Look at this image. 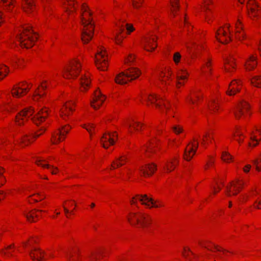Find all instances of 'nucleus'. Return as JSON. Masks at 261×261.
Instances as JSON below:
<instances>
[{
  "instance_id": "1",
  "label": "nucleus",
  "mask_w": 261,
  "mask_h": 261,
  "mask_svg": "<svg viewBox=\"0 0 261 261\" xmlns=\"http://www.w3.org/2000/svg\"><path fill=\"white\" fill-rule=\"evenodd\" d=\"M47 85V81H43L35 88L32 95V98L34 103L37 105L38 107H43L38 109V112L33 117L32 116L35 113V110L32 107L20 111L15 118V122L17 124H23L31 117V120L36 125L45 121L48 115L47 106L49 99L46 93Z\"/></svg>"
},
{
  "instance_id": "2",
  "label": "nucleus",
  "mask_w": 261,
  "mask_h": 261,
  "mask_svg": "<svg viewBox=\"0 0 261 261\" xmlns=\"http://www.w3.org/2000/svg\"><path fill=\"white\" fill-rule=\"evenodd\" d=\"M32 82H22L15 85L11 92H3L0 94V118L2 115L13 112L18 108V102L13 98H20L28 93L32 87Z\"/></svg>"
},
{
  "instance_id": "3",
  "label": "nucleus",
  "mask_w": 261,
  "mask_h": 261,
  "mask_svg": "<svg viewBox=\"0 0 261 261\" xmlns=\"http://www.w3.org/2000/svg\"><path fill=\"white\" fill-rule=\"evenodd\" d=\"M36 242L34 238H30L28 241L23 242L17 249L14 245H9L5 249L0 250V255L6 259L10 256H14L16 252L21 253L24 250H30V256L33 261H43L54 257L51 253H45L42 250L35 246Z\"/></svg>"
},
{
  "instance_id": "4",
  "label": "nucleus",
  "mask_w": 261,
  "mask_h": 261,
  "mask_svg": "<svg viewBox=\"0 0 261 261\" xmlns=\"http://www.w3.org/2000/svg\"><path fill=\"white\" fill-rule=\"evenodd\" d=\"M16 45H19L22 47H32L38 39V34L34 32L32 27L28 24L21 26L17 31Z\"/></svg>"
},
{
  "instance_id": "5",
  "label": "nucleus",
  "mask_w": 261,
  "mask_h": 261,
  "mask_svg": "<svg viewBox=\"0 0 261 261\" xmlns=\"http://www.w3.org/2000/svg\"><path fill=\"white\" fill-rule=\"evenodd\" d=\"M92 14L88 6L83 3V44L88 43L93 37L95 24Z\"/></svg>"
},
{
  "instance_id": "6",
  "label": "nucleus",
  "mask_w": 261,
  "mask_h": 261,
  "mask_svg": "<svg viewBox=\"0 0 261 261\" xmlns=\"http://www.w3.org/2000/svg\"><path fill=\"white\" fill-rule=\"evenodd\" d=\"M140 101L142 103H145L148 106L154 105L156 109L165 111L167 115L174 117L173 110L171 108L170 103L165 98L158 96L153 93H146L141 96Z\"/></svg>"
},
{
  "instance_id": "7",
  "label": "nucleus",
  "mask_w": 261,
  "mask_h": 261,
  "mask_svg": "<svg viewBox=\"0 0 261 261\" xmlns=\"http://www.w3.org/2000/svg\"><path fill=\"white\" fill-rule=\"evenodd\" d=\"M95 64L97 68L102 71H107L109 67V58L106 48L98 46L95 55Z\"/></svg>"
},
{
  "instance_id": "8",
  "label": "nucleus",
  "mask_w": 261,
  "mask_h": 261,
  "mask_svg": "<svg viewBox=\"0 0 261 261\" xmlns=\"http://www.w3.org/2000/svg\"><path fill=\"white\" fill-rule=\"evenodd\" d=\"M81 64L76 59L71 61L63 69L62 75L64 78L72 80L76 78L79 75Z\"/></svg>"
},
{
  "instance_id": "9",
  "label": "nucleus",
  "mask_w": 261,
  "mask_h": 261,
  "mask_svg": "<svg viewBox=\"0 0 261 261\" xmlns=\"http://www.w3.org/2000/svg\"><path fill=\"white\" fill-rule=\"evenodd\" d=\"M215 38L222 44H227L231 41L232 36L230 25L226 24L219 28L215 33Z\"/></svg>"
},
{
  "instance_id": "10",
  "label": "nucleus",
  "mask_w": 261,
  "mask_h": 261,
  "mask_svg": "<svg viewBox=\"0 0 261 261\" xmlns=\"http://www.w3.org/2000/svg\"><path fill=\"white\" fill-rule=\"evenodd\" d=\"M234 116L237 119H245L251 114L250 105L245 100L240 101L233 111Z\"/></svg>"
},
{
  "instance_id": "11",
  "label": "nucleus",
  "mask_w": 261,
  "mask_h": 261,
  "mask_svg": "<svg viewBox=\"0 0 261 261\" xmlns=\"http://www.w3.org/2000/svg\"><path fill=\"white\" fill-rule=\"evenodd\" d=\"M124 125L127 128L128 133L133 135L142 130L143 123L136 118H131L125 120Z\"/></svg>"
},
{
  "instance_id": "12",
  "label": "nucleus",
  "mask_w": 261,
  "mask_h": 261,
  "mask_svg": "<svg viewBox=\"0 0 261 261\" xmlns=\"http://www.w3.org/2000/svg\"><path fill=\"white\" fill-rule=\"evenodd\" d=\"M245 181L243 179H236L230 182L225 189L226 194L227 196L237 195L243 189Z\"/></svg>"
},
{
  "instance_id": "13",
  "label": "nucleus",
  "mask_w": 261,
  "mask_h": 261,
  "mask_svg": "<svg viewBox=\"0 0 261 261\" xmlns=\"http://www.w3.org/2000/svg\"><path fill=\"white\" fill-rule=\"evenodd\" d=\"M71 128L69 124H67L55 130L51 135V142L56 144L64 140L66 135L69 133Z\"/></svg>"
},
{
  "instance_id": "14",
  "label": "nucleus",
  "mask_w": 261,
  "mask_h": 261,
  "mask_svg": "<svg viewBox=\"0 0 261 261\" xmlns=\"http://www.w3.org/2000/svg\"><path fill=\"white\" fill-rule=\"evenodd\" d=\"M74 109V103L72 101H68L61 106L55 108L59 111L60 118L64 120H68Z\"/></svg>"
},
{
  "instance_id": "15",
  "label": "nucleus",
  "mask_w": 261,
  "mask_h": 261,
  "mask_svg": "<svg viewBox=\"0 0 261 261\" xmlns=\"http://www.w3.org/2000/svg\"><path fill=\"white\" fill-rule=\"evenodd\" d=\"M106 99V96L102 93L99 88L94 91L90 100V106L94 110H98Z\"/></svg>"
},
{
  "instance_id": "16",
  "label": "nucleus",
  "mask_w": 261,
  "mask_h": 261,
  "mask_svg": "<svg viewBox=\"0 0 261 261\" xmlns=\"http://www.w3.org/2000/svg\"><path fill=\"white\" fill-rule=\"evenodd\" d=\"M139 201L141 204L148 208H160L164 206V203L159 200H154L152 197L146 195H140L139 196Z\"/></svg>"
},
{
  "instance_id": "17",
  "label": "nucleus",
  "mask_w": 261,
  "mask_h": 261,
  "mask_svg": "<svg viewBox=\"0 0 261 261\" xmlns=\"http://www.w3.org/2000/svg\"><path fill=\"white\" fill-rule=\"evenodd\" d=\"M248 15L253 20H257L260 17V9L258 3L255 0H249L247 4Z\"/></svg>"
},
{
  "instance_id": "18",
  "label": "nucleus",
  "mask_w": 261,
  "mask_h": 261,
  "mask_svg": "<svg viewBox=\"0 0 261 261\" xmlns=\"http://www.w3.org/2000/svg\"><path fill=\"white\" fill-rule=\"evenodd\" d=\"M35 162L38 166L47 170L53 175L57 174L59 172L58 168L50 164V159L46 160L43 157L38 156L35 159Z\"/></svg>"
},
{
  "instance_id": "19",
  "label": "nucleus",
  "mask_w": 261,
  "mask_h": 261,
  "mask_svg": "<svg viewBox=\"0 0 261 261\" xmlns=\"http://www.w3.org/2000/svg\"><path fill=\"white\" fill-rule=\"evenodd\" d=\"M118 135L116 132L105 133L100 138V144L104 148L108 149L115 144Z\"/></svg>"
},
{
  "instance_id": "20",
  "label": "nucleus",
  "mask_w": 261,
  "mask_h": 261,
  "mask_svg": "<svg viewBox=\"0 0 261 261\" xmlns=\"http://www.w3.org/2000/svg\"><path fill=\"white\" fill-rule=\"evenodd\" d=\"M198 144L199 143L197 140L193 139L187 145L184 154L185 160L190 161L193 158L198 148Z\"/></svg>"
},
{
  "instance_id": "21",
  "label": "nucleus",
  "mask_w": 261,
  "mask_h": 261,
  "mask_svg": "<svg viewBox=\"0 0 261 261\" xmlns=\"http://www.w3.org/2000/svg\"><path fill=\"white\" fill-rule=\"evenodd\" d=\"M157 39L155 35L145 37L142 42L143 49L148 52H153L158 46Z\"/></svg>"
},
{
  "instance_id": "22",
  "label": "nucleus",
  "mask_w": 261,
  "mask_h": 261,
  "mask_svg": "<svg viewBox=\"0 0 261 261\" xmlns=\"http://www.w3.org/2000/svg\"><path fill=\"white\" fill-rule=\"evenodd\" d=\"M236 59L234 57L229 56L224 58L223 70L226 74L230 75L233 73L236 70Z\"/></svg>"
},
{
  "instance_id": "23",
  "label": "nucleus",
  "mask_w": 261,
  "mask_h": 261,
  "mask_svg": "<svg viewBox=\"0 0 261 261\" xmlns=\"http://www.w3.org/2000/svg\"><path fill=\"white\" fill-rule=\"evenodd\" d=\"M176 75L177 80L176 86L177 88H179L188 80L189 73L187 69L181 68L177 70Z\"/></svg>"
},
{
  "instance_id": "24",
  "label": "nucleus",
  "mask_w": 261,
  "mask_h": 261,
  "mask_svg": "<svg viewBox=\"0 0 261 261\" xmlns=\"http://www.w3.org/2000/svg\"><path fill=\"white\" fill-rule=\"evenodd\" d=\"M261 140V129H256L252 131L249 135L248 146L249 148H254L259 144Z\"/></svg>"
},
{
  "instance_id": "25",
  "label": "nucleus",
  "mask_w": 261,
  "mask_h": 261,
  "mask_svg": "<svg viewBox=\"0 0 261 261\" xmlns=\"http://www.w3.org/2000/svg\"><path fill=\"white\" fill-rule=\"evenodd\" d=\"M242 87V82L239 79H234L229 84L226 94L229 96H233L239 92Z\"/></svg>"
},
{
  "instance_id": "26",
  "label": "nucleus",
  "mask_w": 261,
  "mask_h": 261,
  "mask_svg": "<svg viewBox=\"0 0 261 261\" xmlns=\"http://www.w3.org/2000/svg\"><path fill=\"white\" fill-rule=\"evenodd\" d=\"M161 84L164 87L170 86L174 79L173 72L171 68H168L161 75Z\"/></svg>"
},
{
  "instance_id": "27",
  "label": "nucleus",
  "mask_w": 261,
  "mask_h": 261,
  "mask_svg": "<svg viewBox=\"0 0 261 261\" xmlns=\"http://www.w3.org/2000/svg\"><path fill=\"white\" fill-rule=\"evenodd\" d=\"M41 133H36V134L33 135V134L24 133L20 137V143L23 146L29 145L32 143L36 138L38 137L41 135L44 132V129L41 130Z\"/></svg>"
},
{
  "instance_id": "28",
  "label": "nucleus",
  "mask_w": 261,
  "mask_h": 261,
  "mask_svg": "<svg viewBox=\"0 0 261 261\" xmlns=\"http://www.w3.org/2000/svg\"><path fill=\"white\" fill-rule=\"evenodd\" d=\"M63 207L65 216L67 218H70L72 215H74L75 214L76 205L74 201H65L63 203Z\"/></svg>"
},
{
  "instance_id": "29",
  "label": "nucleus",
  "mask_w": 261,
  "mask_h": 261,
  "mask_svg": "<svg viewBox=\"0 0 261 261\" xmlns=\"http://www.w3.org/2000/svg\"><path fill=\"white\" fill-rule=\"evenodd\" d=\"M177 156H173L167 160L163 166V170L165 173H169L174 171L178 165Z\"/></svg>"
},
{
  "instance_id": "30",
  "label": "nucleus",
  "mask_w": 261,
  "mask_h": 261,
  "mask_svg": "<svg viewBox=\"0 0 261 261\" xmlns=\"http://www.w3.org/2000/svg\"><path fill=\"white\" fill-rule=\"evenodd\" d=\"M257 59L255 55H249L245 59L244 67L246 71L253 70L257 66Z\"/></svg>"
},
{
  "instance_id": "31",
  "label": "nucleus",
  "mask_w": 261,
  "mask_h": 261,
  "mask_svg": "<svg viewBox=\"0 0 261 261\" xmlns=\"http://www.w3.org/2000/svg\"><path fill=\"white\" fill-rule=\"evenodd\" d=\"M213 8V1L212 0H203L202 5L201 6V9L202 11L205 12V21L209 23L211 18L210 17V14L212 11Z\"/></svg>"
},
{
  "instance_id": "32",
  "label": "nucleus",
  "mask_w": 261,
  "mask_h": 261,
  "mask_svg": "<svg viewBox=\"0 0 261 261\" xmlns=\"http://www.w3.org/2000/svg\"><path fill=\"white\" fill-rule=\"evenodd\" d=\"M152 221V220L150 215L142 212L137 227L147 228L151 225Z\"/></svg>"
},
{
  "instance_id": "33",
  "label": "nucleus",
  "mask_w": 261,
  "mask_h": 261,
  "mask_svg": "<svg viewBox=\"0 0 261 261\" xmlns=\"http://www.w3.org/2000/svg\"><path fill=\"white\" fill-rule=\"evenodd\" d=\"M128 161V155L125 154H123L119 156L116 157L112 162L110 169L114 170L117 168H119L125 165Z\"/></svg>"
},
{
  "instance_id": "34",
  "label": "nucleus",
  "mask_w": 261,
  "mask_h": 261,
  "mask_svg": "<svg viewBox=\"0 0 261 261\" xmlns=\"http://www.w3.org/2000/svg\"><path fill=\"white\" fill-rule=\"evenodd\" d=\"M63 6L66 13L71 17L76 10V3L74 0H62Z\"/></svg>"
},
{
  "instance_id": "35",
  "label": "nucleus",
  "mask_w": 261,
  "mask_h": 261,
  "mask_svg": "<svg viewBox=\"0 0 261 261\" xmlns=\"http://www.w3.org/2000/svg\"><path fill=\"white\" fill-rule=\"evenodd\" d=\"M235 38L240 41L243 40L245 38V34L240 19H238L235 23Z\"/></svg>"
},
{
  "instance_id": "36",
  "label": "nucleus",
  "mask_w": 261,
  "mask_h": 261,
  "mask_svg": "<svg viewBox=\"0 0 261 261\" xmlns=\"http://www.w3.org/2000/svg\"><path fill=\"white\" fill-rule=\"evenodd\" d=\"M21 1L22 8L25 13L31 14L35 11L36 6L34 0H21Z\"/></svg>"
},
{
  "instance_id": "37",
  "label": "nucleus",
  "mask_w": 261,
  "mask_h": 261,
  "mask_svg": "<svg viewBox=\"0 0 261 261\" xmlns=\"http://www.w3.org/2000/svg\"><path fill=\"white\" fill-rule=\"evenodd\" d=\"M200 98V95L197 93H191L186 96V101L191 109H193L197 105Z\"/></svg>"
},
{
  "instance_id": "38",
  "label": "nucleus",
  "mask_w": 261,
  "mask_h": 261,
  "mask_svg": "<svg viewBox=\"0 0 261 261\" xmlns=\"http://www.w3.org/2000/svg\"><path fill=\"white\" fill-rule=\"evenodd\" d=\"M156 170V165L154 163H148L141 167L140 170L144 176H151Z\"/></svg>"
},
{
  "instance_id": "39",
  "label": "nucleus",
  "mask_w": 261,
  "mask_h": 261,
  "mask_svg": "<svg viewBox=\"0 0 261 261\" xmlns=\"http://www.w3.org/2000/svg\"><path fill=\"white\" fill-rule=\"evenodd\" d=\"M141 213V212H132L128 214L127 219L131 225L134 227L137 226Z\"/></svg>"
},
{
  "instance_id": "40",
  "label": "nucleus",
  "mask_w": 261,
  "mask_h": 261,
  "mask_svg": "<svg viewBox=\"0 0 261 261\" xmlns=\"http://www.w3.org/2000/svg\"><path fill=\"white\" fill-rule=\"evenodd\" d=\"M43 210H33L24 214L27 220L30 222L36 221L41 216Z\"/></svg>"
},
{
  "instance_id": "41",
  "label": "nucleus",
  "mask_w": 261,
  "mask_h": 261,
  "mask_svg": "<svg viewBox=\"0 0 261 261\" xmlns=\"http://www.w3.org/2000/svg\"><path fill=\"white\" fill-rule=\"evenodd\" d=\"M16 0H0V7L8 12L13 13Z\"/></svg>"
},
{
  "instance_id": "42",
  "label": "nucleus",
  "mask_w": 261,
  "mask_h": 261,
  "mask_svg": "<svg viewBox=\"0 0 261 261\" xmlns=\"http://www.w3.org/2000/svg\"><path fill=\"white\" fill-rule=\"evenodd\" d=\"M129 77V81L137 79L141 74L140 70L136 67H131L125 71Z\"/></svg>"
},
{
  "instance_id": "43",
  "label": "nucleus",
  "mask_w": 261,
  "mask_h": 261,
  "mask_svg": "<svg viewBox=\"0 0 261 261\" xmlns=\"http://www.w3.org/2000/svg\"><path fill=\"white\" fill-rule=\"evenodd\" d=\"M43 15L45 18H47L48 16H50L52 14V9L50 7L49 0H40Z\"/></svg>"
},
{
  "instance_id": "44",
  "label": "nucleus",
  "mask_w": 261,
  "mask_h": 261,
  "mask_svg": "<svg viewBox=\"0 0 261 261\" xmlns=\"http://www.w3.org/2000/svg\"><path fill=\"white\" fill-rule=\"evenodd\" d=\"M250 196L255 200L254 206L258 209H261V192L259 190H255L250 193Z\"/></svg>"
},
{
  "instance_id": "45",
  "label": "nucleus",
  "mask_w": 261,
  "mask_h": 261,
  "mask_svg": "<svg viewBox=\"0 0 261 261\" xmlns=\"http://www.w3.org/2000/svg\"><path fill=\"white\" fill-rule=\"evenodd\" d=\"M213 138V132L212 130H208L205 132L200 137V142L202 145H205L211 143Z\"/></svg>"
},
{
  "instance_id": "46",
  "label": "nucleus",
  "mask_w": 261,
  "mask_h": 261,
  "mask_svg": "<svg viewBox=\"0 0 261 261\" xmlns=\"http://www.w3.org/2000/svg\"><path fill=\"white\" fill-rule=\"evenodd\" d=\"M29 190L25 192V195L28 196V201L30 203L37 202L43 199L45 197L43 194H30Z\"/></svg>"
},
{
  "instance_id": "47",
  "label": "nucleus",
  "mask_w": 261,
  "mask_h": 261,
  "mask_svg": "<svg viewBox=\"0 0 261 261\" xmlns=\"http://www.w3.org/2000/svg\"><path fill=\"white\" fill-rule=\"evenodd\" d=\"M115 81L116 83L120 85L125 84L129 82V77H128L125 71L118 74L115 78Z\"/></svg>"
},
{
  "instance_id": "48",
  "label": "nucleus",
  "mask_w": 261,
  "mask_h": 261,
  "mask_svg": "<svg viewBox=\"0 0 261 261\" xmlns=\"http://www.w3.org/2000/svg\"><path fill=\"white\" fill-rule=\"evenodd\" d=\"M91 86L90 74L88 72L83 75V92L87 91Z\"/></svg>"
},
{
  "instance_id": "49",
  "label": "nucleus",
  "mask_w": 261,
  "mask_h": 261,
  "mask_svg": "<svg viewBox=\"0 0 261 261\" xmlns=\"http://www.w3.org/2000/svg\"><path fill=\"white\" fill-rule=\"evenodd\" d=\"M244 133V129L241 128H237L233 135L234 139L240 144H242L244 141L245 138Z\"/></svg>"
},
{
  "instance_id": "50",
  "label": "nucleus",
  "mask_w": 261,
  "mask_h": 261,
  "mask_svg": "<svg viewBox=\"0 0 261 261\" xmlns=\"http://www.w3.org/2000/svg\"><path fill=\"white\" fill-rule=\"evenodd\" d=\"M212 60L210 58H207L203 61L201 67V71L203 73H208L211 71Z\"/></svg>"
},
{
  "instance_id": "51",
  "label": "nucleus",
  "mask_w": 261,
  "mask_h": 261,
  "mask_svg": "<svg viewBox=\"0 0 261 261\" xmlns=\"http://www.w3.org/2000/svg\"><path fill=\"white\" fill-rule=\"evenodd\" d=\"M23 61L17 56H12L8 60L9 63L14 67H21Z\"/></svg>"
},
{
  "instance_id": "52",
  "label": "nucleus",
  "mask_w": 261,
  "mask_h": 261,
  "mask_svg": "<svg viewBox=\"0 0 261 261\" xmlns=\"http://www.w3.org/2000/svg\"><path fill=\"white\" fill-rule=\"evenodd\" d=\"M170 16L175 17L179 10L178 0H170Z\"/></svg>"
},
{
  "instance_id": "53",
  "label": "nucleus",
  "mask_w": 261,
  "mask_h": 261,
  "mask_svg": "<svg viewBox=\"0 0 261 261\" xmlns=\"http://www.w3.org/2000/svg\"><path fill=\"white\" fill-rule=\"evenodd\" d=\"M12 141L8 140L7 138L0 137V149L5 148L6 150H8L11 148Z\"/></svg>"
},
{
  "instance_id": "54",
  "label": "nucleus",
  "mask_w": 261,
  "mask_h": 261,
  "mask_svg": "<svg viewBox=\"0 0 261 261\" xmlns=\"http://www.w3.org/2000/svg\"><path fill=\"white\" fill-rule=\"evenodd\" d=\"M221 159L226 163H230L233 162V157L229 152L224 150L222 152Z\"/></svg>"
},
{
  "instance_id": "55",
  "label": "nucleus",
  "mask_w": 261,
  "mask_h": 261,
  "mask_svg": "<svg viewBox=\"0 0 261 261\" xmlns=\"http://www.w3.org/2000/svg\"><path fill=\"white\" fill-rule=\"evenodd\" d=\"M206 109L210 111L216 112L218 110V103L216 99L211 100L207 103Z\"/></svg>"
},
{
  "instance_id": "56",
  "label": "nucleus",
  "mask_w": 261,
  "mask_h": 261,
  "mask_svg": "<svg viewBox=\"0 0 261 261\" xmlns=\"http://www.w3.org/2000/svg\"><path fill=\"white\" fill-rule=\"evenodd\" d=\"M251 84L257 88H261V76L254 75L250 80Z\"/></svg>"
},
{
  "instance_id": "57",
  "label": "nucleus",
  "mask_w": 261,
  "mask_h": 261,
  "mask_svg": "<svg viewBox=\"0 0 261 261\" xmlns=\"http://www.w3.org/2000/svg\"><path fill=\"white\" fill-rule=\"evenodd\" d=\"M9 72V68L5 65H0V80L7 76Z\"/></svg>"
},
{
  "instance_id": "58",
  "label": "nucleus",
  "mask_w": 261,
  "mask_h": 261,
  "mask_svg": "<svg viewBox=\"0 0 261 261\" xmlns=\"http://www.w3.org/2000/svg\"><path fill=\"white\" fill-rule=\"evenodd\" d=\"M223 186V184L222 181L219 180L217 181L215 185L213 187L212 193L214 195L216 194L220 191Z\"/></svg>"
},
{
  "instance_id": "59",
  "label": "nucleus",
  "mask_w": 261,
  "mask_h": 261,
  "mask_svg": "<svg viewBox=\"0 0 261 261\" xmlns=\"http://www.w3.org/2000/svg\"><path fill=\"white\" fill-rule=\"evenodd\" d=\"M223 186V184L222 181L219 180L217 181L215 185L213 187L212 193L214 195L216 194L220 191Z\"/></svg>"
},
{
  "instance_id": "60",
  "label": "nucleus",
  "mask_w": 261,
  "mask_h": 261,
  "mask_svg": "<svg viewBox=\"0 0 261 261\" xmlns=\"http://www.w3.org/2000/svg\"><path fill=\"white\" fill-rule=\"evenodd\" d=\"M253 163L256 170L258 172L261 171V154L253 160Z\"/></svg>"
},
{
  "instance_id": "61",
  "label": "nucleus",
  "mask_w": 261,
  "mask_h": 261,
  "mask_svg": "<svg viewBox=\"0 0 261 261\" xmlns=\"http://www.w3.org/2000/svg\"><path fill=\"white\" fill-rule=\"evenodd\" d=\"M124 36L122 35L121 32L117 33L114 37L115 42L117 45H121Z\"/></svg>"
},
{
  "instance_id": "62",
  "label": "nucleus",
  "mask_w": 261,
  "mask_h": 261,
  "mask_svg": "<svg viewBox=\"0 0 261 261\" xmlns=\"http://www.w3.org/2000/svg\"><path fill=\"white\" fill-rule=\"evenodd\" d=\"M133 8L139 10L142 7L144 0H131Z\"/></svg>"
},
{
  "instance_id": "63",
  "label": "nucleus",
  "mask_w": 261,
  "mask_h": 261,
  "mask_svg": "<svg viewBox=\"0 0 261 261\" xmlns=\"http://www.w3.org/2000/svg\"><path fill=\"white\" fill-rule=\"evenodd\" d=\"M204 247L207 249L208 250L212 251H223L222 248L218 246H216L213 244H210L207 246H204Z\"/></svg>"
},
{
  "instance_id": "64",
  "label": "nucleus",
  "mask_w": 261,
  "mask_h": 261,
  "mask_svg": "<svg viewBox=\"0 0 261 261\" xmlns=\"http://www.w3.org/2000/svg\"><path fill=\"white\" fill-rule=\"evenodd\" d=\"M135 60V56L132 54H130L125 58L124 62L125 64L130 65Z\"/></svg>"
}]
</instances>
